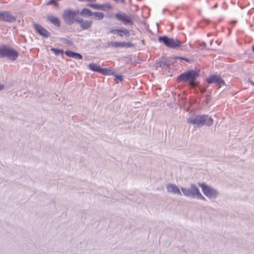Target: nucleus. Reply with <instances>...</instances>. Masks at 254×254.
Here are the masks:
<instances>
[{"label": "nucleus", "mask_w": 254, "mask_h": 254, "mask_svg": "<svg viewBox=\"0 0 254 254\" xmlns=\"http://www.w3.org/2000/svg\"><path fill=\"white\" fill-rule=\"evenodd\" d=\"M181 190L182 195L186 197L206 200V198L201 194L199 189L194 184H191L189 188L181 187Z\"/></svg>", "instance_id": "nucleus-1"}, {"label": "nucleus", "mask_w": 254, "mask_h": 254, "mask_svg": "<svg viewBox=\"0 0 254 254\" xmlns=\"http://www.w3.org/2000/svg\"><path fill=\"white\" fill-rule=\"evenodd\" d=\"M199 75V71L190 70L181 74L178 78L179 81L188 82L192 87L197 85L196 79Z\"/></svg>", "instance_id": "nucleus-2"}, {"label": "nucleus", "mask_w": 254, "mask_h": 254, "mask_svg": "<svg viewBox=\"0 0 254 254\" xmlns=\"http://www.w3.org/2000/svg\"><path fill=\"white\" fill-rule=\"evenodd\" d=\"M188 122L197 127H202L205 125L211 126L213 124V120L207 115L197 116L193 118H190L188 119Z\"/></svg>", "instance_id": "nucleus-3"}, {"label": "nucleus", "mask_w": 254, "mask_h": 254, "mask_svg": "<svg viewBox=\"0 0 254 254\" xmlns=\"http://www.w3.org/2000/svg\"><path fill=\"white\" fill-rule=\"evenodd\" d=\"M198 185L201 188L203 194L210 199H215L219 195V192L217 190L205 183H199Z\"/></svg>", "instance_id": "nucleus-4"}, {"label": "nucleus", "mask_w": 254, "mask_h": 254, "mask_svg": "<svg viewBox=\"0 0 254 254\" xmlns=\"http://www.w3.org/2000/svg\"><path fill=\"white\" fill-rule=\"evenodd\" d=\"M18 56V53L15 50L5 46L0 47V58L6 57L10 61H15Z\"/></svg>", "instance_id": "nucleus-5"}, {"label": "nucleus", "mask_w": 254, "mask_h": 254, "mask_svg": "<svg viewBox=\"0 0 254 254\" xmlns=\"http://www.w3.org/2000/svg\"><path fill=\"white\" fill-rule=\"evenodd\" d=\"M159 42H163L166 46L176 48L181 46V43L177 39L169 38L167 37H160L158 38Z\"/></svg>", "instance_id": "nucleus-6"}, {"label": "nucleus", "mask_w": 254, "mask_h": 254, "mask_svg": "<svg viewBox=\"0 0 254 254\" xmlns=\"http://www.w3.org/2000/svg\"><path fill=\"white\" fill-rule=\"evenodd\" d=\"M116 18L125 25H130L133 24V18L125 13L119 12L115 15Z\"/></svg>", "instance_id": "nucleus-7"}, {"label": "nucleus", "mask_w": 254, "mask_h": 254, "mask_svg": "<svg viewBox=\"0 0 254 254\" xmlns=\"http://www.w3.org/2000/svg\"><path fill=\"white\" fill-rule=\"evenodd\" d=\"M206 81L209 84H215L219 87L225 86L224 81L218 75H212L206 78Z\"/></svg>", "instance_id": "nucleus-8"}, {"label": "nucleus", "mask_w": 254, "mask_h": 254, "mask_svg": "<svg viewBox=\"0 0 254 254\" xmlns=\"http://www.w3.org/2000/svg\"><path fill=\"white\" fill-rule=\"evenodd\" d=\"M75 15V11L67 10L64 13V19L66 23L71 24L74 22Z\"/></svg>", "instance_id": "nucleus-9"}, {"label": "nucleus", "mask_w": 254, "mask_h": 254, "mask_svg": "<svg viewBox=\"0 0 254 254\" xmlns=\"http://www.w3.org/2000/svg\"><path fill=\"white\" fill-rule=\"evenodd\" d=\"M166 190L168 193L179 196L182 195V191L180 190V189L174 184H169L167 185Z\"/></svg>", "instance_id": "nucleus-10"}, {"label": "nucleus", "mask_w": 254, "mask_h": 254, "mask_svg": "<svg viewBox=\"0 0 254 254\" xmlns=\"http://www.w3.org/2000/svg\"><path fill=\"white\" fill-rule=\"evenodd\" d=\"M0 20L12 22L15 21V18L7 12H0Z\"/></svg>", "instance_id": "nucleus-11"}, {"label": "nucleus", "mask_w": 254, "mask_h": 254, "mask_svg": "<svg viewBox=\"0 0 254 254\" xmlns=\"http://www.w3.org/2000/svg\"><path fill=\"white\" fill-rule=\"evenodd\" d=\"M110 33L113 34H117L120 37H123L126 36L128 37L129 35V31L126 29H112L110 30Z\"/></svg>", "instance_id": "nucleus-12"}, {"label": "nucleus", "mask_w": 254, "mask_h": 254, "mask_svg": "<svg viewBox=\"0 0 254 254\" xmlns=\"http://www.w3.org/2000/svg\"><path fill=\"white\" fill-rule=\"evenodd\" d=\"M34 27L36 31L41 35L44 37H48L50 36V33L45 28L41 25L37 24H34Z\"/></svg>", "instance_id": "nucleus-13"}, {"label": "nucleus", "mask_w": 254, "mask_h": 254, "mask_svg": "<svg viewBox=\"0 0 254 254\" xmlns=\"http://www.w3.org/2000/svg\"><path fill=\"white\" fill-rule=\"evenodd\" d=\"M110 46L115 48L131 47L133 44L130 42H112L110 43Z\"/></svg>", "instance_id": "nucleus-14"}, {"label": "nucleus", "mask_w": 254, "mask_h": 254, "mask_svg": "<svg viewBox=\"0 0 254 254\" xmlns=\"http://www.w3.org/2000/svg\"><path fill=\"white\" fill-rule=\"evenodd\" d=\"M77 21L80 24V25L83 29H87L90 28L92 25V22L91 20H83V19H78Z\"/></svg>", "instance_id": "nucleus-15"}, {"label": "nucleus", "mask_w": 254, "mask_h": 254, "mask_svg": "<svg viewBox=\"0 0 254 254\" xmlns=\"http://www.w3.org/2000/svg\"><path fill=\"white\" fill-rule=\"evenodd\" d=\"M48 20L54 25L57 26H59L60 24L59 19L53 15H49L48 16Z\"/></svg>", "instance_id": "nucleus-16"}, {"label": "nucleus", "mask_w": 254, "mask_h": 254, "mask_svg": "<svg viewBox=\"0 0 254 254\" xmlns=\"http://www.w3.org/2000/svg\"><path fill=\"white\" fill-rule=\"evenodd\" d=\"M88 68L92 71L99 72L100 66L94 63H91L88 64Z\"/></svg>", "instance_id": "nucleus-17"}, {"label": "nucleus", "mask_w": 254, "mask_h": 254, "mask_svg": "<svg viewBox=\"0 0 254 254\" xmlns=\"http://www.w3.org/2000/svg\"><path fill=\"white\" fill-rule=\"evenodd\" d=\"M92 13L93 12H92L90 10L87 8H83L80 12V15L82 16L89 17L92 15Z\"/></svg>", "instance_id": "nucleus-18"}, {"label": "nucleus", "mask_w": 254, "mask_h": 254, "mask_svg": "<svg viewBox=\"0 0 254 254\" xmlns=\"http://www.w3.org/2000/svg\"><path fill=\"white\" fill-rule=\"evenodd\" d=\"M99 72L104 75H111V74H113V71L112 70L108 69V68H100Z\"/></svg>", "instance_id": "nucleus-19"}, {"label": "nucleus", "mask_w": 254, "mask_h": 254, "mask_svg": "<svg viewBox=\"0 0 254 254\" xmlns=\"http://www.w3.org/2000/svg\"><path fill=\"white\" fill-rule=\"evenodd\" d=\"M92 15H93L94 18L97 20L102 19L104 17V14L101 12H93Z\"/></svg>", "instance_id": "nucleus-20"}, {"label": "nucleus", "mask_w": 254, "mask_h": 254, "mask_svg": "<svg viewBox=\"0 0 254 254\" xmlns=\"http://www.w3.org/2000/svg\"><path fill=\"white\" fill-rule=\"evenodd\" d=\"M51 50L52 51H53L54 54L56 55H63V53H64V51L63 50H60V49H56V48H52L51 49Z\"/></svg>", "instance_id": "nucleus-21"}, {"label": "nucleus", "mask_w": 254, "mask_h": 254, "mask_svg": "<svg viewBox=\"0 0 254 254\" xmlns=\"http://www.w3.org/2000/svg\"><path fill=\"white\" fill-rule=\"evenodd\" d=\"M88 6L96 9H101L103 8V6L102 5L96 4H89Z\"/></svg>", "instance_id": "nucleus-22"}, {"label": "nucleus", "mask_w": 254, "mask_h": 254, "mask_svg": "<svg viewBox=\"0 0 254 254\" xmlns=\"http://www.w3.org/2000/svg\"><path fill=\"white\" fill-rule=\"evenodd\" d=\"M74 53H75V52L70 51H66L65 52V54L66 56H67L69 57H71L72 58L74 57Z\"/></svg>", "instance_id": "nucleus-23"}, {"label": "nucleus", "mask_w": 254, "mask_h": 254, "mask_svg": "<svg viewBox=\"0 0 254 254\" xmlns=\"http://www.w3.org/2000/svg\"><path fill=\"white\" fill-rule=\"evenodd\" d=\"M73 58L75 59H82V56L78 53H75Z\"/></svg>", "instance_id": "nucleus-24"}, {"label": "nucleus", "mask_w": 254, "mask_h": 254, "mask_svg": "<svg viewBox=\"0 0 254 254\" xmlns=\"http://www.w3.org/2000/svg\"><path fill=\"white\" fill-rule=\"evenodd\" d=\"M115 79L118 81H121L122 80V76L121 75H115Z\"/></svg>", "instance_id": "nucleus-25"}, {"label": "nucleus", "mask_w": 254, "mask_h": 254, "mask_svg": "<svg viewBox=\"0 0 254 254\" xmlns=\"http://www.w3.org/2000/svg\"><path fill=\"white\" fill-rule=\"evenodd\" d=\"M52 4L56 5V1L55 0H51L48 3V4Z\"/></svg>", "instance_id": "nucleus-26"}, {"label": "nucleus", "mask_w": 254, "mask_h": 254, "mask_svg": "<svg viewBox=\"0 0 254 254\" xmlns=\"http://www.w3.org/2000/svg\"><path fill=\"white\" fill-rule=\"evenodd\" d=\"M4 88V85L3 84H0V91L3 90Z\"/></svg>", "instance_id": "nucleus-27"}, {"label": "nucleus", "mask_w": 254, "mask_h": 254, "mask_svg": "<svg viewBox=\"0 0 254 254\" xmlns=\"http://www.w3.org/2000/svg\"><path fill=\"white\" fill-rule=\"evenodd\" d=\"M115 1L119 2H122L124 1V0H114Z\"/></svg>", "instance_id": "nucleus-28"}, {"label": "nucleus", "mask_w": 254, "mask_h": 254, "mask_svg": "<svg viewBox=\"0 0 254 254\" xmlns=\"http://www.w3.org/2000/svg\"><path fill=\"white\" fill-rule=\"evenodd\" d=\"M249 81L252 85L254 86V82L253 81L251 80H250Z\"/></svg>", "instance_id": "nucleus-29"}, {"label": "nucleus", "mask_w": 254, "mask_h": 254, "mask_svg": "<svg viewBox=\"0 0 254 254\" xmlns=\"http://www.w3.org/2000/svg\"><path fill=\"white\" fill-rule=\"evenodd\" d=\"M253 51L254 52V46H253Z\"/></svg>", "instance_id": "nucleus-30"}]
</instances>
